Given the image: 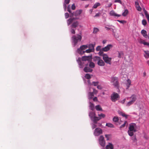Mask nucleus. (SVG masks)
<instances>
[{"label": "nucleus", "mask_w": 149, "mask_h": 149, "mask_svg": "<svg viewBox=\"0 0 149 149\" xmlns=\"http://www.w3.org/2000/svg\"><path fill=\"white\" fill-rule=\"evenodd\" d=\"M136 125L135 123H132L130 124L127 133L130 136H133L134 135V132L136 131Z\"/></svg>", "instance_id": "obj_1"}, {"label": "nucleus", "mask_w": 149, "mask_h": 149, "mask_svg": "<svg viewBox=\"0 0 149 149\" xmlns=\"http://www.w3.org/2000/svg\"><path fill=\"white\" fill-rule=\"evenodd\" d=\"M71 24L72 25L70 26L71 29V31L72 33L74 34V18H70L67 21V24L68 26Z\"/></svg>", "instance_id": "obj_2"}, {"label": "nucleus", "mask_w": 149, "mask_h": 149, "mask_svg": "<svg viewBox=\"0 0 149 149\" xmlns=\"http://www.w3.org/2000/svg\"><path fill=\"white\" fill-rule=\"evenodd\" d=\"M90 118L93 123H97V122L99 120V118L96 116V114L95 112L91 111L89 114Z\"/></svg>", "instance_id": "obj_3"}, {"label": "nucleus", "mask_w": 149, "mask_h": 149, "mask_svg": "<svg viewBox=\"0 0 149 149\" xmlns=\"http://www.w3.org/2000/svg\"><path fill=\"white\" fill-rule=\"evenodd\" d=\"M77 61L79 67L80 68H83L84 66H87L88 65L89 63L82 61L80 58H78L77 60Z\"/></svg>", "instance_id": "obj_4"}, {"label": "nucleus", "mask_w": 149, "mask_h": 149, "mask_svg": "<svg viewBox=\"0 0 149 149\" xmlns=\"http://www.w3.org/2000/svg\"><path fill=\"white\" fill-rule=\"evenodd\" d=\"M130 99H131V100L127 103L126 104L127 106H129L134 103L137 99L136 96L134 94L132 95L130 97Z\"/></svg>", "instance_id": "obj_5"}, {"label": "nucleus", "mask_w": 149, "mask_h": 149, "mask_svg": "<svg viewBox=\"0 0 149 149\" xmlns=\"http://www.w3.org/2000/svg\"><path fill=\"white\" fill-rule=\"evenodd\" d=\"M111 82L113 83V85L115 87L118 88L119 85L117 77H111Z\"/></svg>", "instance_id": "obj_6"}, {"label": "nucleus", "mask_w": 149, "mask_h": 149, "mask_svg": "<svg viewBox=\"0 0 149 149\" xmlns=\"http://www.w3.org/2000/svg\"><path fill=\"white\" fill-rule=\"evenodd\" d=\"M111 101L113 102H115L120 98V96L118 94L114 92L111 95Z\"/></svg>", "instance_id": "obj_7"}, {"label": "nucleus", "mask_w": 149, "mask_h": 149, "mask_svg": "<svg viewBox=\"0 0 149 149\" xmlns=\"http://www.w3.org/2000/svg\"><path fill=\"white\" fill-rule=\"evenodd\" d=\"M74 4L73 3L72 6L71 8L70 5L68 6V11L70 14V17H73L74 15Z\"/></svg>", "instance_id": "obj_8"}, {"label": "nucleus", "mask_w": 149, "mask_h": 149, "mask_svg": "<svg viewBox=\"0 0 149 149\" xmlns=\"http://www.w3.org/2000/svg\"><path fill=\"white\" fill-rule=\"evenodd\" d=\"M103 59L104 63L105 62L107 64H109L110 65H111L112 58L109 57L107 54H104L103 56Z\"/></svg>", "instance_id": "obj_9"}, {"label": "nucleus", "mask_w": 149, "mask_h": 149, "mask_svg": "<svg viewBox=\"0 0 149 149\" xmlns=\"http://www.w3.org/2000/svg\"><path fill=\"white\" fill-rule=\"evenodd\" d=\"M92 55L91 54L88 56H83L81 58V60H82V61H85L86 62H87L88 63L92 61Z\"/></svg>", "instance_id": "obj_10"}, {"label": "nucleus", "mask_w": 149, "mask_h": 149, "mask_svg": "<svg viewBox=\"0 0 149 149\" xmlns=\"http://www.w3.org/2000/svg\"><path fill=\"white\" fill-rule=\"evenodd\" d=\"M99 144L102 147H104L105 145V141L104 137L102 135L100 136L99 139Z\"/></svg>", "instance_id": "obj_11"}, {"label": "nucleus", "mask_w": 149, "mask_h": 149, "mask_svg": "<svg viewBox=\"0 0 149 149\" xmlns=\"http://www.w3.org/2000/svg\"><path fill=\"white\" fill-rule=\"evenodd\" d=\"M102 133V130L100 128H96L94 130V135L95 136H98Z\"/></svg>", "instance_id": "obj_12"}, {"label": "nucleus", "mask_w": 149, "mask_h": 149, "mask_svg": "<svg viewBox=\"0 0 149 149\" xmlns=\"http://www.w3.org/2000/svg\"><path fill=\"white\" fill-rule=\"evenodd\" d=\"M88 47V46L86 45H83L81 46L79 48L77 49L78 52L80 54H83V50L85 49Z\"/></svg>", "instance_id": "obj_13"}, {"label": "nucleus", "mask_w": 149, "mask_h": 149, "mask_svg": "<svg viewBox=\"0 0 149 149\" xmlns=\"http://www.w3.org/2000/svg\"><path fill=\"white\" fill-rule=\"evenodd\" d=\"M80 34H77L75 36V45H76L78 42H80L81 39V33H80Z\"/></svg>", "instance_id": "obj_14"}, {"label": "nucleus", "mask_w": 149, "mask_h": 149, "mask_svg": "<svg viewBox=\"0 0 149 149\" xmlns=\"http://www.w3.org/2000/svg\"><path fill=\"white\" fill-rule=\"evenodd\" d=\"M112 45L111 44H109L106 46L102 48V50L104 52H107L109 51L111 48L112 47Z\"/></svg>", "instance_id": "obj_15"}, {"label": "nucleus", "mask_w": 149, "mask_h": 149, "mask_svg": "<svg viewBox=\"0 0 149 149\" xmlns=\"http://www.w3.org/2000/svg\"><path fill=\"white\" fill-rule=\"evenodd\" d=\"M82 12V10H77L75 11V19H78V18L76 17V16H79Z\"/></svg>", "instance_id": "obj_16"}, {"label": "nucleus", "mask_w": 149, "mask_h": 149, "mask_svg": "<svg viewBox=\"0 0 149 149\" xmlns=\"http://www.w3.org/2000/svg\"><path fill=\"white\" fill-rule=\"evenodd\" d=\"M97 65L100 66H103L105 65V63L104 61L100 58L97 63Z\"/></svg>", "instance_id": "obj_17"}, {"label": "nucleus", "mask_w": 149, "mask_h": 149, "mask_svg": "<svg viewBox=\"0 0 149 149\" xmlns=\"http://www.w3.org/2000/svg\"><path fill=\"white\" fill-rule=\"evenodd\" d=\"M110 15L111 16L117 17H118L121 16L120 15L118 14L115 13L113 10H111L110 13Z\"/></svg>", "instance_id": "obj_18"}, {"label": "nucleus", "mask_w": 149, "mask_h": 149, "mask_svg": "<svg viewBox=\"0 0 149 149\" xmlns=\"http://www.w3.org/2000/svg\"><path fill=\"white\" fill-rule=\"evenodd\" d=\"M106 149H114L113 144L111 143H109L105 147Z\"/></svg>", "instance_id": "obj_19"}, {"label": "nucleus", "mask_w": 149, "mask_h": 149, "mask_svg": "<svg viewBox=\"0 0 149 149\" xmlns=\"http://www.w3.org/2000/svg\"><path fill=\"white\" fill-rule=\"evenodd\" d=\"M84 71L86 72H91L93 70L90 69L89 67H87L86 66L84 68Z\"/></svg>", "instance_id": "obj_20"}, {"label": "nucleus", "mask_w": 149, "mask_h": 149, "mask_svg": "<svg viewBox=\"0 0 149 149\" xmlns=\"http://www.w3.org/2000/svg\"><path fill=\"white\" fill-rule=\"evenodd\" d=\"M100 58V57L96 56H94L93 58H92L93 61L95 63L97 62V63Z\"/></svg>", "instance_id": "obj_21"}, {"label": "nucleus", "mask_w": 149, "mask_h": 149, "mask_svg": "<svg viewBox=\"0 0 149 149\" xmlns=\"http://www.w3.org/2000/svg\"><path fill=\"white\" fill-rule=\"evenodd\" d=\"M89 107L90 109L92 111H93L95 109V107L94 104L91 103V102H89Z\"/></svg>", "instance_id": "obj_22"}, {"label": "nucleus", "mask_w": 149, "mask_h": 149, "mask_svg": "<svg viewBox=\"0 0 149 149\" xmlns=\"http://www.w3.org/2000/svg\"><path fill=\"white\" fill-rule=\"evenodd\" d=\"M95 45V44H89L88 45L89 49H92V50L94 52L95 51L94 47Z\"/></svg>", "instance_id": "obj_23"}, {"label": "nucleus", "mask_w": 149, "mask_h": 149, "mask_svg": "<svg viewBox=\"0 0 149 149\" xmlns=\"http://www.w3.org/2000/svg\"><path fill=\"white\" fill-rule=\"evenodd\" d=\"M88 99L89 100L92 99L94 97V93L92 92H90L88 94Z\"/></svg>", "instance_id": "obj_24"}, {"label": "nucleus", "mask_w": 149, "mask_h": 149, "mask_svg": "<svg viewBox=\"0 0 149 149\" xmlns=\"http://www.w3.org/2000/svg\"><path fill=\"white\" fill-rule=\"evenodd\" d=\"M118 113L120 115L122 116L123 117H124L126 119H127L128 118V116H129L128 115L125 114L122 112H118Z\"/></svg>", "instance_id": "obj_25"}, {"label": "nucleus", "mask_w": 149, "mask_h": 149, "mask_svg": "<svg viewBox=\"0 0 149 149\" xmlns=\"http://www.w3.org/2000/svg\"><path fill=\"white\" fill-rule=\"evenodd\" d=\"M118 113L120 115L122 116L123 117H124L126 119H127L128 118V116H129L128 115L125 114L122 112H118Z\"/></svg>", "instance_id": "obj_26"}, {"label": "nucleus", "mask_w": 149, "mask_h": 149, "mask_svg": "<svg viewBox=\"0 0 149 149\" xmlns=\"http://www.w3.org/2000/svg\"><path fill=\"white\" fill-rule=\"evenodd\" d=\"M139 42L140 43L143 44L145 45H147L149 46V43L145 42L143 40H140Z\"/></svg>", "instance_id": "obj_27"}, {"label": "nucleus", "mask_w": 149, "mask_h": 149, "mask_svg": "<svg viewBox=\"0 0 149 149\" xmlns=\"http://www.w3.org/2000/svg\"><path fill=\"white\" fill-rule=\"evenodd\" d=\"M141 33L143 36L145 38H147V35L146 31L144 30H142L141 31Z\"/></svg>", "instance_id": "obj_28"}, {"label": "nucleus", "mask_w": 149, "mask_h": 149, "mask_svg": "<svg viewBox=\"0 0 149 149\" xmlns=\"http://www.w3.org/2000/svg\"><path fill=\"white\" fill-rule=\"evenodd\" d=\"M98 117H97V118H99V120L102 118H104L106 116L104 114L102 113H101L100 114H98Z\"/></svg>", "instance_id": "obj_29"}, {"label": "nucleus", "mask_w": 149, "mask_h": 149, "mask_svg": "<svg viewBox=\"0 0 149 149\" xmlns=\"http://www.w3.org/2000/svg\"><path fill=\"white\" fill-rule=\"evenodd\" d=\"M132 136L131 139L133 141V142H136L137 140L136 135L134 134L133 136Z\"/></svg>", "instance_id": "obj_30"}, {"label": "nucleus", "mask_w": 149, "mask_h": 149, "mask_svg": "<svg viewBox=\"0 0 149 149\" xmlns=\"http://www.w3.org/2000/svg\"><path fill=\"white\" fill-rule=\"evenodd\" d=\"M95 108L97 111H102V108L99 105H98L95 106Z\"/></svg>", "instance_id": "obj_31"}, {"label": "nucleus", "mask_w": 149, "mask_h": 149, "mask_svg": "<svg viewBox=\"0 0 149 149\" xmlns=\"http://www.w3.org/2000/svg\"><path fill=\"white\" fill-rule=\"evenodd\" d=\"M128 10L127 9H125L124 12H123L122 14V15L124 16H126L128 14Z\"/></svg>", "instance_id": "obj_32"}, {"label": "nucleus", "mask_w": 149, "mask_h": 149, "mask_svg": "<svg viewBox=\"0 0 149 149\" xmlns=\"http://www.w3.org/2000/svg\"><path fill=\"white\" fill-rule=\"evenodd\" d=\"M100 3L99 2L96 3L93 5V8H96L97 7L100 6Z\"/></svg>", "instance_id": "obj_33"}, {"label": "nucleus", "mask_w": 149, "mask_h": 149, "mask_svg": "<svg viewBox=\"0 0 149 149\" xmlns=\"http://www.w3.org/2000/svg\"><path fill=\"white\" fill-rule=\"evenodd\" d=\"M89 66L92 68H94L95 66V65L94 63L91 61L89 62Z\"/></svg>", "instance_id": "obj_34"}, {"label": "nucleus", "mask_w": 149, "mask_h": 149, "mask_svg": "<svg viewBox=\"0 0 149 149\" xmlns=\"http://www.w3.org/2000/svg\"><path fill=\"white\" fill-rule=\"evenodd\" d=\"M103 52H104V51H103L102 49L101 50H100L99 52L98 53L99 55L101 56H102L103 57V56L104 54H104Z\"/></svg>", "instance_id": "obj_35"}, {"label": "nucleus", "mask_w": 149, "mask_h": 149, "mask_svg": "<svg viewBox=\"0 0 149 149\" xmlns=\"http://www.w3.org/2000/svg\"><path fill=\"white\" fill-rule=\"evenodd\" d=\"M106 126L111 128H114V126L113 124L111 123H108L106 124Z\"/></svg>", "instance_id": "obj_36"}, {"label": "nucleus", "mask_w": 149, "mask_h": 149, "mask_svg": "<svg viewBox=\"0 0 149 149\" xmlns=\"http://www.w3.org/2000/svg\"><path fill=\"white\" fill-rule=\"evenodd\" d=\"M113 120L115 122H118L119 120L118 118L117 117L114 116L113 118Z\"/></svg>", "instance_id": "obj_37"}, {"label": "nucleus", "mask_w": 149, "mask_h": 149, "mask_svg": "<svg viewBox=\"0 0 149 149\" xmlns=\"http://www.w3.org/2000/svg\"><path fill=\"white\" fill-rule=\"evenodd\" d=\"M99 83V82L97 81H93L92 83V85H93L94 86H97Z\"/></svg>", "instance_id": "obj_38"}, {"label": "nucleus", "mask_w": 149, "mask_h": 149, "mask_svg": "<svg viewBox=\"0 0 149 149\" xmlns=\"http://www.w3.org/2000/svg\"><path fill=\"white\" fill-rule=\"evenodd\" d=\"M85 77L86 79H89L91 78V76L89 74L87 73L85 76Z\"/></svg>", "instance_id": "obj_39"}, {"label": "nucleus", "mask_w": 149, "mask_h": 149, "mask_svg": "<svg viewBox=\"0 0 149 149\" xmlns=\"http://www.w3.org/2000/svg\"><path fill=\"white\" fill-rule=\"evenodd\" d=\"M123 55V52H118V57L119 58H120Z\"/></svg>", "instance_id": "obj_40"}, {"label": "nucleus", "mask_w": 149, "mask_h": 149, "mask_svg": "<svg viewBox=\"0 0 149 149\" xmlns=\"http://www.w3.org/2000/svg\"><path fill=\"white\" fill-rule=\"evenodd\" d=\"M92 49H88L86 50L85 51H83V53H84L85 52H86V53H90L91 52H94L92 50H91Z\"/></svg>", "instance_id": "obj_41"}, {"label": "nucleus", "mask_w": 149, "mask_h": 149, "mask_svg": "<svg viewBox=\"0 0 149 149\" xmlns=\"http://www.w3.org/2000/svg\"><path fill=\"white\" fill-rule=\"evenodd\" d=\"M142 24L143 25L145 26L147 24V22L145 19H143L142 20Z\"/></svg>", "instance_id": "obj_42"}, {"label": "nucleus", "mask_w": 149, "mask_h": 149, "mask_svg": "<svg viewBox=\"0 0 149 149\" xmlns=\"http://www.w3.org/2000/svg\"><path fill=\"white\" fill-rule=\"evenodd\" d=\"M93 123L92 124V128L93 130L94 129H95V128L96 127H97V125H96V124L97 123Z\"/></svg>", "instance_id": "obj_43"}, {"label": "nucleus", "mask_w": 149, "mask_h": 149, "mask_svg": "<svg viewBox=\"0 0 149 149\" xmlns=\"http://www.w3.org/2000/svg\"><path fill=\"white\" fill-rule=\"evenodd\" d=\"M136 9L137 10H138L139 11H141L142 10V8H141L140 7V6H136Z\"/></svg>", "instance_id": "obj_44"}, {"label": "nucleus", "mask_w": 149, "mask_h": 149, "mask_svg": "<svg viewBox=\"0 0 149 149\" xmlns=\"http://www.w3.org/2000/svg\"><path fill=\"white\" fill-rule=\"evenodd\" d=\"M143 11L144 12L146 16L149 15L147 11L145 10V8H143Z\"/></svg>", "instance_id": "obj_45"}, {"label": "nucleus", "mask_w": 149, "mask_h": 149, "mask_svg": "<svg viewBox=\"0 0 149 149\" xmlns=\"http://www.w3.org/2000/svg\"><path fill=\"white\" fill-rule=\"evenodd\" d=\"M99 31V30L97 28H96V27H95L94 28V29H93V32H94L96 33L97 32H98Z\"/></svg>", "instance_id": "obj_46"}, {"label": "nucleus", "mask_w": 149, "mask_h": 149, "mask_svg": "<svg viewBox=\"0 0 149 149\" xmlns=\"http://www.w3.org/2000/svg\"><path fill=\"white\" fill-rule=\"evenodd\" d=\"M118 22H119L120 23L122 24H124L126 22V21L124 20H117Z\"/></svg>", "instance_id": "obj_47"}, {"label": "nucleus", "mask_w": 149, "mask_h": 149, "mask_svg": "<svg viewBox=\"0 0 149 149\" xmlns=\"http://www.w3.org/2000/svg\"><path fill=\"white\" fill-rule=\"evenodd\" d=\"M127 123V121H125L124 122V123L122 125L120 126V128H122L124 127L125 126V124Z\"/></svg>", "instance_id": "obj_48"}, {"label": "nucleus", "mask_w": 149, "mask_h": 149, "mask_svg": "<svg viewBox=\"0 0 149 149\" xmlns=\"http://www.w3.org/2000/svg\"><path fill=\"white\" fill-rule=\"evenodd\" d=\"M72 43L73 46H74V36H73L72 37Z\"/></svg>", "instance_id": "obj_49"}, {"label": "nucleus", "mask_w": 149, "mask_h": 149, "mask_svg": "<svg viewBox=\"0 0 149 149\" xmlns=\"http://www.w3.org/2000/svg\"><path fill=\"white\" fill-rule=\"evenodd\" d=\"M101 46H98L96 48V50L97 51H100V48Z\"/></svg>", "instance_id": "obj_50"}, {"label": "nucleus", "mask_w": 149, "mask_h": 149, "mask_svg": "<svg viewBox=\"0 0 149 149\" xmlns=\"http://www.w3.org/2000/svg\"><path fill=\"white\" fill-rule=\"evenodd\" d=\"M65 18L66 19L68 18L69 17V15L67 13H66L65 14Z\"/></svg>", "instance_id": "obj_51"}, {"label": "nucleus", "mask_w": 149, "mask_h": 149, "mask_svg": "<svg viewBox=\"0 0 149 149\" xmlns=\"http://www.w3.org/2000/svg\"><path fill=\"white\" fill-rule=\"evenodd\" d=\"M115 3H118L120 4H122V2L120 0H115L114 1Z\"/></svg>", "instance_id": "obj_52"}, {"label": "nucleus", "mask_w": 149, "mask_h": 149, "mask_svg": "<svg viewBox=\"0 0 149 149\" xmlns=\"http://www.w3.org/2000/svg\"><path fill=\"white\" fill-rule=\"evenodd\" d=\"M100 13H96V15L94 16V17H99L100 15Z\"/></svg>", "instance_id": "obj_53"}, {"label": "nucleus", "mask_w": 149, "mask_h": 149, "mask_svg": "<svg viewBox=\"0 0 149 149\" xmlns=\"http://www.w3.org/2000/svg\"><path fill=\"white\" fill-rule=\"evenodd\" d=\"M70 0H65L64 3L67 4H68Z\"/></svg>", "instance_id": "obj_54"}, {"label": "nucleus", "mask_w": 149, "mask_h": 149, "mask_svg": "<svg viewBox=\"0 0 149 149\" xmlns=\"http://www.w3.org/2000/svg\"><path fill=\"white\" fill-rule=\"evenodd\" d=\"M93 93H94L95 94H97V90H96L94 88H93Z\"/></svg>", "instance_id": "obj_55"}, {"label": "nucleus", "mask_w": 149, "mask_h": 149, "mask_svg": "<svg viewBox=\"0 0 149 149\" xmlns=\"http://www.w3.org/2000/svg\"><path fill=\"white\" fill-rule=\"evenodd\" d=\"M93 100L95 102H96L97 101V97H95L93 99Z\"/></svg>", "instance_id": "obj_56"}, {"label": "nucleus", "mask_w": 149, "mask_h": 149, "mask_svg": "<svg viewBox=\"0 0 149 149\" xmlns=\"http://www.w3.org/2000/svg\"><path fill=\"white\" fill-rule=\"evenodd\" d=\"M97 88L99 89H100V90H101L102 89V87H101V86H100V85H98L97 86Z\"/></svg>", "instance_id": "obj_57"}, {"label": "nucleus", "mask_w": 149, "mask_h": 149, "mask_svg": "<svg viewBox=\"0 0 149 149\" xmlns=\"http://www.w3.org/2000/svg\"><path fill=\"white\" fill-rule=\"evenodd\" d=\"M79 23L78 22L75 21V28L78 26Z\"/></svg>", "instance_id": "obj_58"}, {"label": "nucleus", "mask_w": 149, "mask_h": 149, "mask_svg": "<svg viewBox=\"0 0 149 149\" xmlns=\"http://www.w3.org/2000/svg\"><path fill=\"white\" fill-rule=\"evenodd\" d=\"M145 52L146 54L149 57V52L148 51H145Z\"/></svg>", "instance_id": "obj_59"}, {"label": "nucleus", "mask_w": 149, "mask_h": 149, "mask_svg": "<svg viewBox=\"0 0 149 149\" xmlns=\"http://www.w3.org/2000/svg\"><path fill=\"white\" fill-rule=\"evenodd\" d=\"M66 4L64 3L63 4V8L64 10H65L66 9L67 6Z\"/></svg>", "instance_id": "obj_60"}, {"label": "nucleus", "mask_w": 149, "mask_h": 149, "mask_svg": "<svg viewBox=\"0 0 149 149\" xmlns=\"http://www.w3.org/2000/svg\"><path fill=\"white\" fill-rule=\"evenodd\" d=\"M105 136L106 138H107V140H109V135L107 134H106L105 135Z\"/></svg>", "instance_id": "obj_61"}, {"label": "nucleus", "mask_w": 149, "mask_h": 149, "mask_svg": "<svg viewBox=\"0 0 149 149\" xmlns=\"http://www.w3.org/2000/svg\"><path fill=\"white\" fill-rule=\"evenodd\" d=\"M125 98L122 101H121L120 102L123 104H124L125 102Z\"/></svg>", "instance_id": "obj_62"}, {"label": "nucleus", "mask_w": 149, "mask_h": 149, "mask_svg": "<svg viewBox=\"0 0 149 149\" xmlns=\"http://www.w3.org/2000/svg\"><path fill=\"white\" fill-rule=\"evenodd\" d=\"M135 5L136 7L139 5V3L138 2L136 1L135 2Z\"/></svg>", "instance_id": "obj_63"}, {"label": "nucleus", "mask_w": 149, "mask_h": 149, "mask_svg": "<svg viewBox=\"0 0 149 149\" xmlns=\"http://www.w3.org/2000/svg\"><path fill=\"white\" fill-rule=\"evenodd\" d=\"M127 81L128 82V84H129V86H130L131 83V81L129 79H128Z\"/></svg>", "instance_id": "obj_64"}]
</instances>
